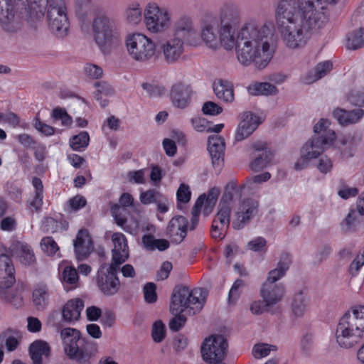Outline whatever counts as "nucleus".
<instances>
[{
    "mask_svg": "<svg viewBox=\"0 0 364 364\" xmlns=\"http://www.w3.org/2000/svg\"><path fill=\"white\" fill-rule=\"evenodd\" d=\"M242 13L235 2H225L216 11H205L200 18V38L209 48L223 47L236 52L239 63L245 66L254 64L264 68L272 60L274 49L272 44V31L267 24L254 19L242 26Z\"/></svg>",
    "mask_w": 364,
    "mask_h": 364,
    "instance_id": "f257e3e1",
    "label": "nucleus"
},
{
    "mask_svg": "<svg viewBox=\"0 0 364 364\" xmlns=\"http://www.w3.org/2000/svg\"><path fill=\"white\" fill-rule=\"evenodd\" d=\"M339 0H279L274 22L284 46L297 51L328 22V7Z\"/></svg>",
    "mask_w": 364,
    "mask_h": 364,
    "instance_id": "f03ea898",
    "label": "nucleus"
},
{
    "mask_svg": "<svg viewBox=\"0 0 364 364\" xmlns=\"http://www.w3.org/2000/svg\"><path fill=\"white\" fill-rule=\"evenodd\" d=\"M205 291L198 288L190 290L186 287H176L172 294L170 311L175 316L169 322L171 330L177 331L186 322V316L182 313L185 311L189 314L199 312L206 299Z\"/></svg>",
    "mask_w": 364,
    "mask_h": 364,
    "instance_id": "7ed1b4c3",
    "label": "nucleus"
},
{
    "mask_svg": "<svg viewBox=\"0 0 364 364\" xmlns=\"http://www.w3.org/2000/svg\"><path fill=\"white\" fill-rule=\"evenodd\" d=\"M335 335L341 348L357 346L364 338V306L356 305L347 311L340 318Z\"/></svg>",
    "mask_w": 364,
    "mask_h": 364,
    "instance_id": "20e7f679",
    "label": "nucleus"
},
{
    "mask_svg": "<svg viewBox=\"0 0 364 364\" xmlns=\"http://www.w3.org/2000/svg\"><path fill=\"white\" fill-rule=\"evenodd\" d=\"M95 43L104 54H109L118 48L122 41L119 20L114 16L102 14L96 15L91 23Z\"/></svg>",
    "mask_w": 364,
    "mask_h": 364,
    "instance_id": "39448f33",
    "label": "nucleus"
},
{
    "mask_svg": "<svg viewBox=\"0 0 364 364\" xmlns=\"http://www.w3.org/2000/svg\"><path fill=\"white\" fill-rule=\"evenodd\" d=\"M33 18L29 0H6L0 10V26L7 32H16Z\"/></svg>",
    "mask_w": 364,
    "mask_h": 364,
    "instance_id": "423d86ee",
    "label": "nucleus"
},
{
    "mask_svg": "<svg viewBox=\"0 0 364 364\" xmlns=\"http://www.w3.org/2000/svg\"><path fill=\"white\" fill-rule=\"evenodd\" d=\"M124 46L130 59L139 63H148L157 55L156 43L142 32L134 31L127 34Z\"/></svg>",
    "mask_w": 364,
    "mask_h": 364,
    "instance_id": "0eeeda50",
    "label": "nucleus"
},
{
    "mask_svg": "<svg viewBox=\"0 0 364 364\" xmlns=\"http://www.w3.org/2000/svg\"><path fill=\"white\" fill-rule=\"evenodd\" d=\"M144 24L148 33L161 35L169 31L173 24V12L156 1H149L144 8Z\"/></svg>",
    "mask_w": 364,
    "mask_h": 364,
    "instance_id": "6e6552de",
    "label": "nucleus"
},
{
    "mask_svg": "<svg viewBox=\"0 0 364 364\" xmlns=\"http://www.w3.org/2000/svg\"><path fill=\"white\" fill-rule=\"evenodd\" d=\"M328 120L321 119L314 126V131L316 136L308 141L301 151L304 157L310 160L317 158L326 149L330 147L336 140V133L330 128Z\"/></svg>",
    "mask_w": 364,
    "mask_h": 364,
    "instance_id": "1a4fd4ad",
    "label": "nucleus"
},
{
    "mask_svg": "<svg viewBox=\"0 0 364 364\" xmlns=\"http://www.w3.org/2000/svg\"><path fill=\"white\" fill-rule=\"evenodd\" d=\"M235 186L233 183H228L223 194L229 193L231 196V212L232 216V227L235 230H241L246 226L256 215L258 211V202L254 199L247 198L241 200H234Z\"/></svg>",
    "mask_w": 364,
    "mask_h": 364,
    "instance_id": "9d476101",
    "label": "nucleus"
},
{
    "mask_svg": "<svg viewBox=\"0 0 364 364\" xmlns=\"http://www.w3.org/2000/svg\"><path fill=\"white\" fill-rule=\"evenodd\" d=\"M47 18L51 31L58 38L68 35L70 22L68 2L65 0H50L47 7Z\"/></svg>",
    "mask_w": 364,
    "mask_h": 364,
    "instance_id": "9b49d317",
    "label": "nucleus"
},
{
    "mask_svg": "<svg viewBox=\"0 0 364 364\" xmlns=\"http://www.w3.org/2000/svg\"><path fill=\"white\" fill-rule=\"evenodd\" d=\"M60 334L64 350L70 358L75 360L81 364H84L90 360L92 357L91 353L79 347L78 343L80 341L81 334L77 329L65 328L60 331Z\"/></svg>",
    "mask_w": 364,
    "mask_h": 364,
    "instance_id": "f8f14e48",
    "label": "nucleus"
},
{
    "mask_svg": "<svg viewBox=\"0 0 364 364\" xmlns=\"http://www.w3.org/2000/svg\"><path fill=\"white\" fill-rule=\"evenodd\" d=\"M231 196L223 194L218 206V211L212 225L211 235L216 240H222L230 223Z\"/></svg>",
    "mask_w": 364,
    "mask_h": 364,
    "instance_id": "ddd939ff",
    "label": "nucleus"
},
{
    "mask_svg": "<svg viewBox=\"0 0 364 364\" xmlns=\"http://www.w3.org/2000/svg\"><path fill=\"white\" fill-rule=\"evenodd\" d=\"M227 346L226 340L221 336L206 338L200 348L203 360L210 364L223 363Z\"/></svg>",
    "mask_w": 364,
    "mask_h": 364,
    "instance_id": "4468645a",
    "label": "nucleus"
},
{
    "mask_svg": "<svg viewBox=\"0 0 364 364\" xmlns=\"http://www.w3.org/2000/svg\"><path fill=\"white\" fill-rule=\"evenodd\" d=\"M105 266L98 272L97 277V286L100 290L106 295L115 294L120 286V283L117 274L120 269V266L110 264L104 271Z\"/></svg>",
    "mask_w": 364,
    "mask_h": 364,
    "instance_id": "2eb2a0df",
    "label": "nucleus"
},
{
    "mask_svg": "<svg viewBox=\"0 0 364 364\" xmlns=\"http://www.w3.org/2000/svg\"><path fill=\"white\" fill-rule=\"evenodd\" d=\"M192 94L191 85L185 80H178L172 85L169 95L175 107L184 109L190 104Z\"/></svg>",
    "mask_w": 364,
    "mask_h": 364,
    "instance_id": "dca6fc26",
    "label": "nucleus"
},
{
    "mask_svg": "<svg viewBox=\"0 0 364 364\" xmlns=\"http://www.w3.org/2000/svg\"><path fill=\"white\" fill-rule=\"evenodd\" d=\"M164 60L168 64L178 61L184 51V42L181 37L173 36L166 40L161 47Z\"/></svg>",
    "mask_w": 364,
    "mask_h": 364,
    "instance_id": "f3484780",
    "label": "nucleus"
},
{
    "mask_svg": "<svg viewBox=\"0 0 364 364\" xmlns=\"http://www.w3.org/2000/svg\"><path fill=\"white\" fill-rule=\"evenodd\" d=\"M220 194V190L218 188H212L207 194L200 195L193 208L192 214L195 220L200 213L205 215H208L212 213L218 201V196Z\"/></svg>",
    "mask_w": 364,
    "mask_h": 364,
    "instance_id": "a211bd4d",
    "label": "nucleus"
},
{
    "mask_svg": "<svg viewBox=\"0 0 364 364\" xmlns=\"http://www.w3.org/2000/svg\"><path fill=\"white\" fill-rule=\"evenodd\" d=\"M173 36H183L188 41L198 35V28L192 16L188 14L179 16L172 27Z\"/></svg>",
    "mask_w": 364,
    "mask_h": 364,
    "instance_id": "6ab92c4d",
    "label": "nucleus"
},
{
    "mask_svg": "<svg viewBox=\"0 0 364 364\" xmlns=\"http://www.w3.org/2000/svg\"><path fill=\"white\" fill-rule=\"evenodd\" d=\"M111 240L113 248L112 249V260L110 264L120 266L129 256L127 238L121 232H114L112 235Z\"/></svg>",
    "mask_w": 364,
    "mask_h": 364,
    "instance_id": "aec40b11",
    "label": "nucleus"
},
{
    "mask_svg": "<svg viewBox=\"0 0 364 364\" xmlns=\"http://www.w3.org/2000/svg\"><path fill=\"white\" fill-rule=\"evenodd\" d=\"M188 220L185 217H173L168 223L166 235L172 242L178 244L187 234Z\"/></svg>",
    "mask_w": 364,
    "mask_h": 364,
    "instance_id": "412c9836",
    "label": "nucleus"
},
{
    "mask_svg": "<svg viewBox=\"0 0 364 364\" xmlns=\"http://www.w3.org/2000/svg\"><path fill=\"white\" fill-rule=\"evenodd\" d=\"M259 124V118L251 112H244L235 133V140L242 141L251 135Z\"/></svg>",
    "mask_w": 364,
    "mask_h": 364,
    "instance_id": "4be33fe9",
    "label": "nucleus"
},
{
    "mask_svg": "<svg viewBox=\"0 0 364 364\" xmlns=\"http://www.w3.org/2000/svg\"><path fill=\"white\" fill-rule=\"evenodd\" d=\"M15 269L11 259L6 255H0V289L10 288L15 282Z\"/></svg>",
    "mask_w": 364,
    "mask_h": 364,
    "instance_id": "5701e85b",
    "label": "nucleus"
},
{
    "mask_svg": "<svg viewBox=\"0 0 364 364\" xmlns=\"http://www.w3.org/2000/svg\"><path fill=\"white\" fill-rule=\"evenodd\" d=\"M283 285H273L264 283L260 290V295L267 306H272L280 302L284 295Z\"/></svg>",
    "mask_w": 364,
    "mask_h": 364,
    "instance_id": "b1692460",
    "label": "nucleus"
},
{
    "mask_svg": "<svg viewBox=\"0 0 364 364\" xmlns=\"http://www.w3.org/2000/svg\"><path fill=\"white\" fill-rule=\"evenodd\" d=\"M74 248L77 259L88 256L93 250L92 238L86 230H80L74 240Z\"/></svg>",
    "mask_w": 364,
    "mask_h": 364,
    "instance_id": "393cba45",
    "label": "nucleus"
},
{
    "mask_svg": "<svg viewBox=\"0 0 364 364\" xmlns=\"http://www.w3.org/2000/svg\"><path fill=\"white\" fill-rule=\"evenodd\" d=\"M125 22L132 26H139L144 21V9L136 1L129 2L122 13Z\"/></svg>",
    "mask_w": 364,
    "mask_h": 364,
    "instance_id": "a878e982",
    "label": "nucleus"
},
{
    "mask_svg": "<svg viewBox=\"0 0 364 364\" xmlns=\"http://www.w3.org/2000/svg\"><path fill=\"white\" fill-rule=\"evenodd\" d=\"M208 149L211 156L213 164L220 166L225 150L224 139L218 134L210 136L208 141Z\"/></svg>",
    "mask_w": 364,
    "mask_h": 364,
    "instance_id": "bb28decb",
    "label": "nucleus"
},
{
    "mask_svg": "<svg viewBox=\"0 0 364 364\" xmlns=\"http://www.w3.org/2000/svg\"><path fill=\"white\" fill-rule=\"evenodd\" d=\"M84 308L83 301L80 299H74L68 301L62 310L63 319L68 323L77 321Z\"/></svg>",
    "mask_w": 364,
    "mask_h": 364,
    "instance_id": "cd10ccee",
    "label": "nucleus"
},
{
    "mask_svg": "<svg viewBox=\"0 0 364 364\" xmlns=\"http://www.w3.org/2000/svg\"><path fill=\"white\" fill-rule=\"evenodd\" d=\"M213 88L215 95L219 100L225 102L234 101V87L230 82L219 80L214 82Z\"/></svg>",
    "mask_w": 364,
    "mask_h": 364,
    "instance_id": "c85d7f7f",
    "label": "nucleus"
},
{
    "mask_svg": "<svg viewBox=\"0 0 364 364\" xmlns=\"http://www.w3.org/2000/svg\"><path fill=\"white\" fill-rule=\"evenodd\" d=\"M333 114L340 124L347 126L358 122L363 117L364 111L361 109L352 111L336 109L333 111Z\"/></svg>",
    "mask_w": 364,
    "mask_h": 364,
    "instance_id": "c756f323",
    "label": "nucleus"
},
{
    "mask_svg": "<svg viewBox=\"0 0 364 364\" xmlns=\"http://www.w3.org/2000/svg\"><path fill=\"white\" fill-rule=\"evenodd\" d=\"M333 65L330 61L319 63L313 70L303 76L301 80L304 84L307 85L314 83L329 73Z\"/></svg>",
    "mask_w": 364,
    "mask_h": 364,
    "instance_id": "7c9ffc66",
    "label": "nucleus"
},
{
    "mask_svg": "<svg viewBox=\"0 0 364 364\" xmlns=\"http://www.w3.org/2000/svg\"><path fill=\"white\" fill-rule=\"evenodd\" d=\"M11 251L17 254L26 264H31L35 262V255L31 247L26 242L15 240L10 247Z\"/></svg>",
    "mask_w": 364,
    "mask_h": 364,
    "instance_id": "2f4dec72",
    "label": "nucleus"
},
{
    "mask_svg": "<svg viewBox=\"0 0 364 364\" xmlns=\"http://www.w3.org/2000/svg\"><path fill=\"white\" fill-rule=\"evenodd\" d=\"M48 344L43 341H36L29 347V353L33 364H42V356L48 358L50 355Z\"/></svg>",
    "mask_w": 364,
    "mask_h": 364,
    "instance_id": "473e14b6",
    "label": "nucleus"
},
{
    "mask_svg": "<svg viewBox=\"0 0 364 364\" xmlns=\"http://www.w3.org/2000/svg\"><path fill=\"white\" fill-rule=\"evenodd\" d=\"M112 215L114 218L116 223L123 228L124 230L132 234H135L139 229V223L136 219H132L129 224L126 225V220L121 215L122 208L117 204L112 205L110 208Z\"/></svg>",
    "mask_w": 364,
    "mask_h": 364,
    "instance_id": "72a5a7b5",
    "label": "nucleus"
},
{
    "mask_svg": "<svg viewBox=\"0 0 364 364\" xmlns=\"http://www.w3.org/2000/svg\"><path fill=\"white\" fill-rule=\"evenodd\" d=\"M247 92L253 96H269L276 95L278 93L277 87L267 82H256L247 87Z\"/></svg>",
    "mask_w": 364,
    "mask_h": 364,
    "instance_id": "f704fd0d",
    "label": "nucleus"
},
{
    "mask_svg": "<svg viewBox=\"0 0 364 364\" xmlns=\"http://www.w3.org/2000/svg\"><path fill=\"white\" fill-rule=\"evenodd\" d=\"M289 267V261L287 259L279 260L276 268L269 272L264 283H269V284L273 285H282V284H277L276 282L285 275Z\"/></svg>",
    "mask_w": 364,
    "mask_h": 364,
    "instance_id": "c9c22d12",
    "label": "nucleus"
},
{
    "mask_svg": "<svg viewBox=\"0 0 364 364\" xmlns=\"http://www.w3.org/2000/svg\"><path fill=\"white\" fill-rule=\"evenodd\" d=\"M96 90L94 92L95 99L98 101L102 107H106L108 104L107 100L103 99L104 97H110L114 95V90L107 82L101 81L95 83Z\"/></svg>",
    "mask_w": 364,
    "mask_h": 364,
    "instance_id": "e433bc0d",
    "label": "nucleus"
},
{
    "mask_svg": "<svg viewBox=\"0 0 364 364\" xmlns=\"http://www.w3.org/2000/svg\"><path fill=\"white\" fill-rule=\"evenodd\" d=\"M308 310V300L301 293L294 295L291 302V311L294 316L302 317Z\"/></svg>",
    "mask_w": 364,
    "mask_h": 364,
    "instance_id": "4c0bfd02",
    "label": "nucleus"
},
{
    "mask_svg": "<svg viewBox=\"0 0 364 364\" xmlns=\"http://www.w3.org/2000/svg\"><path fill=\"white\" fill-rule=\"evenodd\" d=\"M274 154L269 149L252 156L254 160L250 164V167L254 171H259L266 167L272 160Z\"/></svg>",
    "mask_w": 364,
    "mask_h": 364,
    "instance_id": "58836bf2",
    "label": "nucleus"
},
{
    "mask_svg": "<svg viewBox=\"0 0 364 364\" xmlns=\"http://www.w3.org/2000/svg\"><path fill=\"white\" fill-rule=\"evenodd\" d=\"M144 246L149 250H158L164 251L168 248L169 242L165 239H156L151 235H146L142 237Z\"/></svg>",
    "mask_w": 364,
    "mask_h": 364,
    "instance_id": "ea45409f",
    "label": "nucleus"
},
{
    "mask_svg": "<svg viewBox=\"0 0 364 364\" xmlns=\"http://www.w3.org/2000/svg\"><path fill=\"white\" fill-rule=\"evenodd\" d=\"M32 184L35 188V196L33 199L30 202V208L33 210H39L43 205V186L42 181L38 178H33L32 180Z\"/></svg>",
    "mask_w": 364,
    "mask_h": 364,
    "instance_id": "a19ab883",
    "label": "nucleus"
},
{
    "mask_svg": "<svg viewBox=\"0 0 364 364\" xmlns=\"http://www.w3.org/2000/svg\"><path fill=\"white\" fill-rule=\"evenodd\" d=\"M33 302L38 309L44 308L48 301V288L45 285L38 286L33 294Z\"/></svg>",
    "mask_w": 364,
    "mask_h": 364,
    "instance_id": "79ce46f5",
    "label": "nucleus"
},
{
    "mask_svg": "<svg viewBox=\"0 0 364 364\" xmlns=\"http://www.w3.org/2000/svg\"><path fill=\"white\" fill-rule=\"evenodd\" d=\"M348 47L357 49L364 46V28H359L348 34L347 37Z\"/></svg>",
    "mask_w": 364,
    "mask_h": 364,
    "instance_id": "37998d69",
    "label": "nucleus"
},
{
    "mask_svg": "<svg viewBox=\"0 0 364 364\" xmlns=\"http://www.w3.org/2000/svg\"><path fill=\"white\" fill-rule=\"evenodd\" d=\"M90 141V136L87 132H81L79 134L73 136L70 139V146L74 151H80L86 148Z\"/></svg>",
    "mask_w": 364,
    "mask_h": 364,
    "instance_id": "c03bdc74",
    "label": "nucleus"
},
{
    "mask_svg": "<svg viewBox=\"0 0 364 364\" xmlns=\"http://www.w3.org/2000/svg\"><path fill=\"white\" fill-rule=\"evenodd\" d=\"M358 214L355 210L349 211L346 219L341 223V228L343 231H350L356 228L360 223Z\"/></svg>",
    "mask_w": 364,
    "mask_h": 364,
    "instance_id": "a18cd8bd",
    "label": "nucleus"
},
{
    "mask_svg": "<svg viewBox=\"0 0 364 364\" xmlns=\"http://www.w3.org/2000/svg\"><path fill=\"white\" fill-rule=\"evenodd\" d=\"M276 350L277 348L274 346L267 343H257L253 346L252 353L256 359H261L267 356L271 351H275Z\"/></svg>",
    "mask_w": 364,
    "mask_h": 364,
    "instance_id": "49530a36",
    "label": "nucleus"
},
{
    "mask_svg": "<svg viewBox=\"0 0 364 364\" xmlns=\"http://www.w3.org/2000/svg\"><path fill=\"white\" fill-rule=\"evenodd\" d=\"M41 247L43 252L49 256L55 255L59 251L58 244L50 237H46L42 239Z\"/></svg>",
    "mask_w": 364,
    "mask_h": 364,
    "instance_id": "de8ad7c7",
    "label": "nucleus"
},
{
    "mask_svg": "<svg viewBox=\"0 0 364 364\" xmlns=\"http://www.w3.org/2000/svg\"><path fill=\"white\" fill-rule=\"evenodd\" d=\"M52 118L55 120H60L61 124L65 127H70L72 124V118L67 112L60 107L55 108L52 112Z\"/></svg>",
    "mask_w": 364,
    "mask_h": 364,
    "instance_id": "09e8293b",
    "label": "nucleus"
},
{
    "mask_svg": "<svg viewBox=\"0 0 364 364\" xmlns=\"http://www.w3.org/2000/svg\"><path fill=\"white\" fill-rule=\"evenodd\" d=\"M193 129L198 132H209L210 122L202 117H195L191 119Z\"/></svg>",
    "mask_w": 364,
    "mask_h": 364,
    "instance_id": "8fccbe9b",
    "label": "nucleus"
},
{
    "mask_svg": "<svg viewBox=\"0 0 364 364\" xmlns=\"http://www.w3.org/2000/svg\"><path fill=\"white\" fill-rule=\"evenodd\" d=\"M31 10L33 12V18L41 16L44 14L46 6L50 4V0H29Z\"/></svg>",
    "mask_w": 364,
    "mask_h": 364,
    "instance_id": "3c124183",
    "label": "nucleus"
},
{
    "mask_svg": "<svg viewBox=\"0 0 364 364\" xmlns=\"http://www.w3.org/2000/svg\"><path fill=\"white\" fill-rule=\"evenodd\" d=\"M166 336V328L161 321H156L152 326L151 336L154 341L161 342Z\"/></svg>",
    "mask_w": 364,
    "mask_h": 364,
    "instance_id": "603ef678",
    "label": "nucleus"
},
{
    "mask_svg": "<svg viewBox=\"0 0 364 364\" xmlns=\"http://www.w3.org/2000/svg\"><path fill=\"white\" fill-rule=\"evenodd\" d=\"M349 102L355 105H364V87L354 88L348 95Z\"/></svg>",
    "mask_w": 364,
    "mask_h": 364,
    "instance_id": "864d4df0",
    "label": "nucleus"
},
{
    "mask_svg": "<svg viewBox=\"0 0 364 364\" xmlns=\"http://www.w3.org/2000/svg\"><path fill=\"white\" fill-rule=\"evenodd\" d=\"M63 281L66 284L75 285L78 282L77 270L72 267H66L63 272Z\"/></svg>",
    "mask_w": 364,
    "mask_h": 364,
    "instance_id": "5fc2aeb1",
    "label": "nucleus"
},
{
    "mask_svg": "<svg viewBox=\"0 0 364 364\" xmlns=\"http://www.w3.org/2000/svg\"><path fill=\"white\" fill-rule=\"evenodd\" d=\"M141 87L150 96L153 97L161 96L166 92V89L164 86L156 84L144 82L141 84Z\"/></svg>",
    "mask_w": 364,
    "mask_h": 364,
    "instance_id": "6e6d98bb",
    "label": "nucleus"
},
{
    "mask_svg": "<svg viewBox=\"0 0 364 364\" xmlns=\"http://www.w3.org/2000/svg\"><path fill=\"white\" fill-rule=\"evenodd\" d=\"M144 297L146 303L153 304L157 300V294L156 292V285L149 282L144 285L143 288Z\"/></svg>",
    "mask_w": 364,
    "mask_h": 364,
    "instance_id": "4d7b16f0",
    "label": "nucleus"
},
{
    "mask_svg": "<svg viewBox=\"0 0 364 364\" xmlns=\"http://www.w3.org/2000/svg\"><path fill=\"white\" fill-rule=\"evenodd\" d=\"M86 199L82 196H75L71 198L67 204V210L70 212H75L85 206Z\"/></svg>",
    "mask_w": 364,
    "mask_h": 364,
    "instance_id": "13d9d810",
    "label": "nucleus"
},
{
    "mask_svg": "<svg viewBox=\"0 0 364 364\" xmlns=\"http://www.w3.org/2000/svg\"><path fill=\"white\" fill-rule=\"evenodd\" d=\"M267 241L262 237H257L250 240L247 247L249 250L253 252H264L266 250Z\"/></svg>",
    "mask_w": 364,
    "mask_h": 364,
    "instance_id": "bf43d9fd",
    "label": "nucleus"
},
{
    "mask_svg": "<svg viewBox=\"0 0 364 364\" xmlns=\"http://www.w3.org/2000/svg\"><path fill=\"white\" fill-rule=\"evenodd\" d=\"M127 179L129 182L144 184L146 183V169L131 171L127 173Z\"/></svg>",
    "mask_w": 364,
    "mask_h": 364,
    "instance_id": "052dcab7",
    "label": "nucleus"
},
{
    "mask_svg": "<svg viewBox=\"0 0 364 364\" xmlns=\"http://www.w3.org/2000/svg\"><path fill=\"white\" fill-rule=\"evenodd\" d=\"M202 112L205 115L215 116L223 112V108L215 102L208 101L203 104Z\"/></svg>",
    "mask_w": 364,
    "mask_h": 364,
    "instance_id": "680f3d73",
    "label": "nucleus"
},
{
    "mask_svg": "<svg viewBox=\"0 0 364 364\" xmlns=\"http://www.w3.org/2000/svg\"><path fill=\"white\" fill-rule=\"evenodd\" d=\"M245 287V282L241 279H237L233 283L229 291V301L235 302L239 298L241 289Z\"/></svg>",
    "mask_w": 364,
    "mask_h": 364,
    "instance_id": "e2e57ef3",
    "label": "nucleus"
},
{
    "mask_svg": "<svg viewBox=\"0 0 364 364\" xmlns=\"http://www.w3.org/2000/svg\"><path fill=\"white\" fill-rule=\"evenodd\" d=\"M85 74L92 79H97L102 76L103 70L102 68L95 64L87 63L84 67Z\"/></svg>",
    "mask_w": 364,
    "mask_h": 364,
    "instance_id": "0e129e2a",
    "label": "nucleus"
},
{
    "mask_svg": "<svg viewBox=\"0 0 364 364\" xmlns=\"http://www.w3.org/2000/svg\"><path fill=\"white\" fill-rule=\"evenodd\" d=\"M331 253V247L327 245L322 247L314 255L312 262L313 264L315 265H318L321 264L323 262L326 260V259L329 257Z\"/></svg>",
    "mask_w": 364,
    "mask_h": 364,
    "instance_id": "69168bd1",
    "label": "nucleus"
},
{
    "mask_svg": "<svg viewBox=\"0 0 364 364\" xmlns=\"http://www.w3.org/2000/svg\"><path fill=\"white\" fill-rule=\"evenodd\" d=\"M34 127L41 134L50 136L54 134L55 128L41 121L38 118L35 119Z\"/></svg>",
    "mask_w": 364,
    "mask_h": 364,
    "instance_id": "338daca9",
    "label": "nucleus"
},
{
    "mask_svg": "<svg viewBox=\"0 0 364 364\" xmlns=\"http://www.w3.org/2000/svg\"><path fill=\"white\" fill-rule=\"evenodd\" d=\"M159 193L154 189H149L140 193V201L143 204H149L157 200Z\"/></svg>",
    "mask_w": 364,
    "mask_h": 364,
    "instance_id": "774afa93",
    "label": "nucleus"
}]
</instances>
